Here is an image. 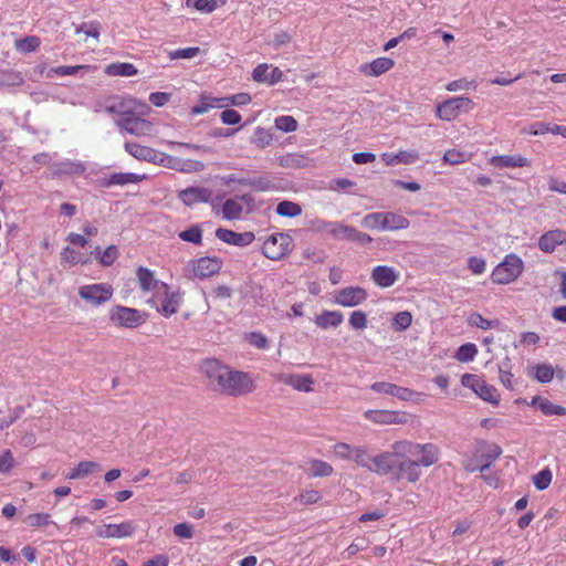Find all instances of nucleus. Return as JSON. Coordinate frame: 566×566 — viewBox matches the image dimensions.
Wrapping results in <instances>:
<instances>
[{
	"instance_id": "obj_20",
	"label": "nucleus",
	"mask_w": 566,
	"mask_h": 566,
	"mask_svg": "<svg viewBox=\"0 0 566 566\" xmlns=\"http://www.w3.org/2000/svg\"><path fill=\"white\" fill-rule=\"evenodd\" d=\"M211 196V190L205 187H189L179 192L180 200L187 206L208 202Z\"/></svg>"
},
{
	"instance_id": "obj_47",
	"label": "nucleus",
	"mask_w": 566,
	"mask_h": 566,
	"mask_svg": "<svg viewBox=\"0 0 566 566\" xmlns=\"http://www.w3.org/2000/svg\"><path fill=\"white\" fill-rule=\"evenodd\" d=\"M24 523L30 527H45L51 524V515L48 513L29 514L24 518Z\"/></svg>"
},
{
	"instance_id": "obj_2",
	"label": "nucleus",
	"mask_w": 566,
	"mask_h": 566,
	"mask_svg": "<svg viewBox=\"0 0 566 566\" xmlns=\"http://www.w3.org/2000/svg\"><path fill=\"white\" fill-rule=\"evenodd\" d=\"M391 453L401 460L419 458L422 467H431L439 460V448L433 443H415L408 440L396 441L391 446Z\"/></svg>"
},
{
	"instance_id": "obj_55",
	"label": "nucleus",
	"mask_w": 566,
	"mask_h": 566,
	"mask_svg": "<svg viewBox=\"0 0 566 566\" xmlns=\"http://www.w3.org/2000/svg\"><path fill=\"white\" fill-rule=\"evenodd\" d=\"M85 33L86 36H92L96 40H98L101 34V24L98 22H90V23H82L81 25L76 27L75 33Z\"/></svg>"
},
{
	"instance_id": "obj_39",
	"label": "nucleus",
	"mask_w": 566,
	"mask_h": 566,
	"mask_svg": "<svg viewBox=\"0 0 566 566\" xmlns=\"http://www.w3.org/2000/svg\"><path fill=\"white\" fill-rule=\"evenodd\" d=\"M178 237L185 242L200 245L202 242V229L200 226L196 224L179 232Z\"/></svg>"
},
{
	"instance_id": "obj_29",
	"label": "nucleus",
	"mask_w": 566,
	"mask_h": 566,
	"mask_svg": "<svg viewBox=\"0 0 566 566\" xmlns=\"http://www.w3.org/2000/svg\"><path fill=\"white\" fill-rule=\"evenodd\" d=\"M243 212V206L239 198L227 199L222 206L221 213L226 220H238Z\"/></svg>"
},
{
	"instance_id": "obj_58",
	"label": "nucleus",
	"mask_w": 566,
	"mask_h": 566,
	"mask_svg": "<svg viewBox=\"0 0 566 566\" xmlns=\"http://www.w3.org/2000/svg\"><path fill=\"white\" fill-rule=\"evenodd\" d=\"M533 482L537 490L542 491L547 489L552 482V472L548 469L539 471L534 475Z\"/></svg>"
},
{
	"instance_id": "obj_41",
	"label": "nucleus",
	"mask_w": 566,
	"mask_h": 566,
	"mask_svg": "<svg viewBox=\"0 0 566 566\" xmlns=\"http://www.w3.org/2000/svg\"><path fill=\"white\" fill-rule=\"evenodd\" d=\"M476 354L478 347L473 343H465L458 348L454 357L459 361L468 363L472 361Z\"/></svg>"
},
{
	"instance_id": "obj_61",
	"label": "nucleus",
	"mask_w": 566,
	"mask_h": 566,
	"mask_svg": "<svg viewBox=\"0 0 566 566\" xmlns=\"http://www.w3.org/2000/svg\"><path fill=\"white\" fill-rule=\"evenodd\" d=\"M322 499V495L316 490H306L303 491L298 496L294 499V501L300 502L301 504L310 505L315 504Z\"/></svg>"
},
{
	"instance_id": "obj_32",
	"label": "nucleus",
	"mask_w": 566,
	"mask_h": 566,
	"mask_svg": "<svg viewBox=\"0 0 566 566\" xmlns=\"http://www.w3.org/2000/svg\"><path fill=\"white\" fill-rule=\"evenodd\" d=\"M95 470H99V464L97 462L82 461L67 474V479H82L90 475Z\"/></svg>"
},
{
	"instance_id": "obj_5",
	"label": "nucleus",
	"mask_w": 566,
	"mask_h": 566,
	"mask_svg": "<svg viewBox=\"0 0 566 566\" xmlns=\"http://www.w3.org/2000/svg\"><path fill=\"white\" fill-rule=\"evenodd\" d=\"M109 321L116 327L136 328L146 321V315L133 307L114 305L109 310Z\"/></svg>"
},
{
	"instance_id": "obj_46",
	"label": "nucleus",
	"mask_w": 566,
	"mask_h": 566,
	"mask_svg": "<svg viewBox=\"0 0 566 566\" xmlns=\"http://www.w3.org/2000/svg\"><path fill=\"white\" fill-rule=\"evenodd\" d=\"M275 128L283 133H292L297 129V120L293 116L283 115L274 120Z\"/></svg>"
},
{
	"instance_id": "obj_36",
	"label": "nucleus",
	"mask_w": 566,
	"mask_h": 566,
	"mask_svg": "<svg viewBox=\"0 0 566 566\" xmlns=\"http://www.w3.org/2000/svg\"><path fill=\"white\" fill-rule=\"evenodd\" d=\"M272 140V134L263 127H256L253 135L250 138V143L260 149H264L265 147L271 145Z\"/></svg>"
},
{
	"instance_id": "obj_3",
	"label": "nucleus",
	"mask_w": 566,
	"mask_h": 566,
	"mask_svg": "<svg viewBox=\"0 0 566 566\" xmlns=\"http://www.w3.org/2000/svg\"><path fill=\"white\" fill-rule=\"evenodd\" d=\"M524 263L516 254H509L493 270L491 279L496 284H509L515 281L523 272Z\"/></svg>"
},
{
	"instance_id": "obj_24",
	"label": "nucleus",
	"mask_w": 566,
	"mask_h": 566,
	"mask_svg": "<svg viewBox=\"0 0 566 566\" xmlns=\"http://www.w3.org/2000/svg\"><path fill=\"white\" fill-rule=\"evenodd\" d=\"M394 65V60L389 57H378L368 64H363L360 72L369 76H379L389 71Z\"/></svg>"
},
{
	"instance_id": "obj_15",
	"label": "nucleus",
	"mask_w": 566,
	"mask_h": 566,
	"mask_svg": "<svg viewBox=\"0 0 566 566\" xmlns=\"http://www.w3.org/2000/svg\"><path fill=\"white\" fill-rule=\"evenodd\" d=\"M104 109L108 114L133 115L136 109V101L130 97L113 96L106 99Z\"/></svg>"
},
{
	"instance_id": "obj_49",
	"label": "nucleus",
	"mask_w": 566,
	"mask_h": 566,
	"mask_svg": "<svg viewBox=\"0 0 566 566\" xmlns=\"http://www.w3.org/2000/svg\"><path fill=\"white\" fill-rule=\"evenodd\" d=\"M219 0H187V7H192L198 11L211 13L218 8Z\"/></svg>"
},
{
	"instance_id": "obj_35",
	"label": "nucleus",
	"mask_w": 566,
	"mask_h": 566,
	"mask_svg": "<svg viewBox=\"0 0 566 566\" xmlns=\"http://www.w3.org/2000/svg\"><path fill=\"white\" fill-rule=\"evenodd\" d=\"M533 369L534 373H531L530 375L542 384H547L554 378V368L549 364H537L533 367Z\"/></svg>"
},
{
	"instance_id": "obj_27",
	"label": "nucleus",
	"mask_w": 566,
	"mask_h": 566,
	"mask_svg": "<svg viewBox=\"0 0 566 566\" xmlns=\"http://www.w3.org/2000/svg\"><path fill=\"white\" fill-rule=\"evenodd\" d=\"M384 227L382 231H395L407 229L410 224L409 220L401 214L392 212H382Z\"/></svg>"
},
{
	"instance_id": "obj_1",
	"label": "nucleus",
	"mask_w": 566,
	"mask_h": 566,
	"mask_svg": "<svg viewBox=\"0 0 566 566\" xmlns=\"http://www.w3.org/2000/svg\"><path fill=\"white\" fill-rule=\"evenodd\" d=\"M200 368L212 389L221 394L239 397L255 389L248 373L233 370L216 358L205 359Z\"/></svg>"
},
{
	"instance_id": "obj_37",
	"label": "nucleus",
	"mask_w": 566,
	"mask_h": 566,
	"mask_svg": "<svg viewBox=\"0 0 566 566\" xmlns=\"http://www.w3.org/2000/svg\"><path fill=\"white\" fill-rule=\"evenodd\" d=\"M112 538L129 537L134 534L136 526L133 522L126 521L120 524H109Z\"/></svg>"
},
{
	"instance_id": "obj_23",
	"label": "nucleus",
	"mask_w": 566,
	"mask_h": 566,
	"mask_svg": "<svg viewBox=\"0 0 566 566\" xmlns=\"http://www.w3.org/2000/svg\"><path fill=\"white\" fill-rule=\"evenodd\" d=\"M490 164L499 168H516L528 166V159L522 155H497L490 158Z\"/></svg>"
},
{
	"instance_id": "obj_64",
	"label": "nucleus",
	"mask_w": 566,
	"mask_h": 566,
	"mask_svg": "<svg viewBox=\"0 0 566 566\" xmlns=\"http://www.w3.org/2000/svg\"><path fill=\"white\" fill-rule=\"evenodd\" d=\"M118 256V250L115 245L107 247L99 256V262L104 266L112 265Z\"/></svg>"
},
{
	"instance_id": "obj_28",
	"label": "nucleus",
	"mask_w": 566,
	"mask_h": 566,
	"mask_svg": "<svg viewBox=\"0 0 566 566\" xmlns=\"http://www.w3.org/2000/svg\"><path fill=\"white\" fill-rule=\"evenodd\" d=\"M343 314L337 311H324L322 314L315 317V324L326 329L327 327H337L343 322Z\"/></svg>"
},
{
	"instance_id": "obj_63",
	"label": "nucleus",
	"mask_w": 566,
	"mask_h": 566,
	"mask_svg": "<svg viewBox=\"0 0 566 566\" xmlns=\"http://www.w3.org/2000/svg\"><path fill=\"white\" fill-rule=\"evenodd\" d=\"M367 322V315L363 311H355L350 314L349 325L355 329L366 328Z\"/></svg>"
},
{
	"instance_id": "obj_57",
	"label": "nucleus",
	"mask_w": 566,
	"mask_h": 566,
	"mask_svg": "<svg viewBox=\"0 0 566 566\" xmlns=\"http://www.w3.org/2000/svg\"><path fill=\"white\" fill-rule=\"evenodd\" d=\"M15 465V460L11 450L7 449L0 454V473H9Z\"/></svg>"
},
{
	"instance_id": "obj_26",
	"label": "nucleus",
	"mask_w": 566,
	"mask_h": 566,
	"mask_svg": "<svg viewBox=\"0 0 566 566\" xmlns=\"http://www.w3.org/2000/svg\"><path fill=\"white\" fill-rule=\"evenodd\" d=\"M52 168L53 175H82L86 170L84 164L73 160L55 163Z\"/></svg>"
},
{
	"instance_id": "obj_54",
	"label": "nucleus",
	"mask_w": 566,
	"mask_h": 566,
	"mask_svg": "<svg viewBox=\"0 0 566 566\" xmlns=\"http://www.w3.org/2000/svg\"><path fill=\"white\" fill-rule=\"evenodd\" d=\"M178 295L175 293L167 294L161 305V313L165 316H170L177 312L178 308Z\"/></svg>"
},
{
	"instance_id": "obj_10",
	"label": "nucleus",
	"mask_w": 566,
	"mask_h": 566,
	"mask_svg": "<svg viewBox=\"0 0 566 566\" xmlns=\"http://www.w3.org/2000/svg\"><path fill=\"white\" fill-rule=\"evenodd\" d=\"M125 150L138 160H144L153 164H164L168 157L160 151L155 150L151 147L139 145L137 143L127 142L125 143Z\"/></svg>"
},
{
	"instance_id": "obj_13",
	"label": "nucleus",
	"mask_w": 566,
	"mask_h": 566,
	"mask_svg": "<svg viewBox=\"0 0 566 566\" xmlns=\"http://www.w3.org/2000/svg\"><path fill=\"white\" fill-rule=\"evenodd\" d=\"M222 268V260L218 256H203L190 263V271L195 277L205 279L218 273Z\"/></svg>"
},
{
	"instance_id": "obj_6",
	"label": "nucleus",
	"mask_w": 566,
	"mask_h": 566,
	"mask_svg": "<svg viewBox=\"0 0 566 566\" xmlns=\"http://www.w3.org/2000/svg\"><path fill=\"white\" fill-rule=\"evenodd\" d=\"M293 239L286 233L270 235L263 243V254L270 260H281L291 250Z\"/></svg>"
},
{
	"instance_id": "obj_59",
	"label": "nucleus",
	"mask_w": 566,
	"mask_h": 566,
	"mask_svg": "<svg viewBox=\"0 0 566 566\" xmlns=\"http://www.w3.org/2000/svg\"><path fill=\"white\" fill-rule=\"evenodd\" d=\"M539 409L546 416H553V415L564 416V415H566V409L564 407L555 405L546 398L539 405Z\"/></svg>"
},
{
	"instance_id": "obj_50",
	"label": "nucleus",
	"mask_w": 566,
	"mask_h": 566,
	"mask_svg": "<svg viewBox=\"0 0 566 566\" xmlns=\"http://www.w3.org/2000/svg\"><path fill=\"white\" fill-rule=\"evenodd\" d=\"M470 159V155L464 151H460L458 149H449L443 155V161L450 165H459L468 161Z\"/></svg>"
},
{
	"instance_id": "obj_18",
	"label": "nucleus",
	"mask_w": 566,
	"mask_h": 566,
	"mask_svg": "<svg viewBox=\"0 0 566 566\" xmlns=\"http://www.w3.org/2000/svg\"><path fill=\"white\" fill-rule=\"evenodd\" d=\"M285 385L291 386L293 389L302 392H311L314 390V379L312 375H298V374H283L279 378Z\"/></svg>"
},
{
	"instance_id": "obj_38",
	"label": "nucleus",
	"mask_w": 566,
	"mask_h": 566,
	"mask_svg": "<svg viewBox=\"0 0 566 566\" xmlns=\"http://www.w3.org/2000/svg\"><path fill=\"white\" fill-rule=\"evenodd\" d=\"M276 213L281 217L294 218L302 213V208L296 202L284 200L276 206Z\"/></svg>"
},
{
	"instance_id": "obj_4",
	"label": "nucleus",
	"mask_w": 566,
	"mask_h": 566,
	"mask_svg": "<svg viewBox=\"0 0 566 566\" xmlns=\"http://www.w3.org/2000/svg\"><path fill=\"white\" fill-rule=\"evenodd\" d=\"M475 107V103L467 96L450 97L439 104L436 115L442 120H453L460 113H469Z\"/></svg>"
},
{
	"instance_id": "obj_48",
	"label": "nucleus",
	"mask_w": 566,
	"mask_h": 566,
	"mask_svg": "<svg viewBox=\"0 0 566 566\" xmlns=\"http://www.w3.org/2000/svg\"><path fill=\"white\" fill-rule=\"evenodd\" d=\"M361 226L370 230L382 231V212H373L366 214L361 220Z\"/></svg>"
},
{
	"instance_id": "obj_62",
	"label": "nucleus",
	"mask_w": 566,
	"mask_h": 566,
	"mask_svg": "<svg viewBox=\"0 0 566 566\" xmlns=\"http://www.w3.org/2000/svg\"><path fill=\"white\" fill-rule=\"evenodd\" d=\"M200 52V49L197 46L178 49L169 52L170 60H179V59H192Z\"/></svg>"
},
{
	"instance_id": "obj_17",
	"label": "nucleus",
	"mask_w": 566,
	"mask_h": 566,
	"mask_svg": "<svg viewBox=\"0 0 566 566\" xmlns=\"http://www.w3.org/2000/svg\"><path fill=\"white\" fill-rule=\"evenodd\" d=\"M398 279L399 273L394 268L387 265L375 266L371 271L373 282L381 289L392 286Z\"/></svg>"
},
{
	"instance_id": "obj_11",
	"label": "nucleus",
	"mask_w": 566,
	"mask_h": 566,
	"mask_svg": "<svg viewBox=\"0 0 566 566\" xmlns=\"http://www.w3.org/2000/svg\"><path fill=\"white\" fill-rule=\"evenodd\" d=\"M364 417L378 424H406L409 421V415L403 411L367 410Z\"/></svg>"
},
{
	"instance_id": "obj_33",
	"label": "nucleus",
	"mask_w": 566,
	"mask_h": 566,
	"mask_svg": "<svg viewBox=\"0 0 566 566\" xmlns=\"http://www.w3.org/2000/svg\"><path fill=\"white\" fill-rule=\"evenodd\" d=\"M373 455L369 452V448L367 446H356L353 460L357 467L367 469L369 471Z\"/></svg>"
},
{
	"instance_id": "obj_56",
	"label": "nucleus",
	"mask_w": 566,
	"mask_h": 566,
	"mask_svg": "<svg viewBox=\"0 0 566 566\" xmlns=\"http://www.w3.org/2000/svg\"><path fill=\"white\" fill-rule=\"evenodd\" d=\"M502 453V449L496 446V444H492L489 447L488 449V452L485 454H483V458L485 459V463L482 464L479 470L481 472H485L490 467L491 464L501 455Z\"/></svg>"
},
{
	"instance_id": "obj_9",
	"label": "nucleus",
	"mask_w": 566,
	"mask_h": 566,
	"mask_svg": "<svg viewBox=\"0 0 566 566\" xmlns=\"http://www.w3.org/2000/svg\"><path fill=\"white\" fill-rule=\"evenodd\" d=\"M367 292L360 286H347L338 290L334 295V303L344 307H353L367 300Z\"/></svg>"
},
{
	"instance_id": "obj_51",
	"label": "nucleus",
	"mask_w": 566,
	"mask_h": 566,
	"mask_svg": "<svg viewBox=\"0 0 566 566\" xmlns=\"http://www.w3.org/2000/svg\"><path fill=\"white\" fill-rule=\"evenodd\" d=\"M82 70L92 71V70H95V66H91V65L57 66V67L51 69L50 74L66 76V75H74Z\"/></svg>"
},
{
	"instance_id": "obj_31",
	"label": "nucleus",
	"mask_w": 566,
	"mask_h": 566,
	"mask_svg": "<svg viewBox=\"0 0 566 566\" xmlns=\"http://www.w3.org/2000/svg\"><path fill=\"white\" fill-rule=\"evenodd\" d=\"M104 72L108 76H133L138 71L132 63H112L105 67Z\"/></svg>"
},
{
	"instance_id": "obj_45",
	"label": "nucleus",
	"mask_w": 566,
	"mask_h": 566,
	"mask_svg": "<svg viewBox=\"0 0 566 566\" xmlns=\"http://www.w3.org/2000/svg\"><path fill=\"white\" fill-rule=\"evenodd\" d=\"M356 446L337 442L333 446V453L339 460L352 461Z\"/></svg>"
},
{
	"instance_id": "obj_14",
	"label": "nucleus",
	"mask_w": 566,
	"mask_h": 566,
	"mask_svg": "<svg viewBox=\"0 0 566 566\" xmlns=\"http://www.w3.org/2000/svg\"><path fill=\"white\" fill-rule=\"evenodd\" d=\"M421 465L420 457L400 460L397 464L396 479H406L410 483H416L421 476Z\"/></svg>"
},
{
	"instance_id": "obj_53",
	"label": "nucleus",
	"mask_w": 566,
	"mask_h": 566,
	"mask_svg": "<svg viewBox=\"0 0 566 566\" xmlns=\"http://www.w3.org/2000/svg\"><path fill=\"white\" fill-rule=\"evenodd\" d=\"M468 323L484 331L493 328L497 325V322L489 321L479 313H472L468 318Z\"/></svg>"
},
{
	"instance_id": "obj_40",
	"label": "nucleus",
	"mask_w": 566,
	"mask_h": 566,
	"mask_svg": "<svg viewBox=\"0 0 566 566\" xmlns=\"http://www.w3.org/2000/svg\"><path fill=\"white\" fill-rule=\"evenodd\" d=\"M137 277L139 285L143 291H150L157 285V280L154 277V273L146 269V268H139L137 271Z\"/></svg>"
},
{
	"instance_id": "obj_12",
	"label": "nucleus",
	"mask_w": 566,
	"mask_h": 566,
	"mask_svg": "<svg viewBox=\"0 0 566 566\" xmlns=\"http://www.w3.org/2000/svg\"><path fill=\"white\" fill-rule=\"evenodd\" d=\"M116 125L120 129L136 137L150 135L154 129L151 122L135 116H126L122 119H118L116 120Z\"/></svg>"
},
{
	"instance_id": "obj_44",
	"label": "nucleus",
	"mask_w": 566,
	"mask_h": 566,
	"mask_svg": "<svg viewBox=\"0 0 566 566\" xmlns=\"http://www.w3.org/2000/svg\"><path fill=\"white\" fill-rule=\"evenodd\" d=\"M355 230L356 229L353 227L345 226V224H342L338 222H334L331 224V233L335 238L340 239V240L352 241Z\"/></svg>"
},
{
	"instance_id": "obj_42",
	"label": "nucleus",
	"mask_w": 566,
	"mask_h": 566,
	"mask_svg": "<svg viewBox=\"0 0 566 566\" xmlns=\"http://www.w3.org/2000/svg\"><path fill=\"white\" fill-rule=\"evenodd\" d=\"M500 380L507 389H514L513 374L511 373V364L509 357L499 366Z\"/></svg>"
},
{
	"instance_id": "obj_30",
	"label": "nucleus",
	"mask_w": 566,
	"mask_h": 566,
	"mask_svg": "<svg viewBox=\"0 0 566 566\" xmlns=\"http://www.w3.org/2000/svg\"><path fill=\"white\" fill-rule=\"evenodd\" d=\"M227 98H216L209 96H201L199 104L191 108L192 115H200L207 113L213 107H224V101Z\"/></svg>"
},
{
	"instance_id": "obj_60",
	"label": "nucleus",
	"mask_w": 566,
	"mask_h": 566,
	"mask_svg": "<svg viewBox=\"0 0 566 566\" xmlns=\"http://www.w3.org/2000/svg\"><path fill=\"white\" fill-rule=\"evenodd\" d=\"M411 322L412 315L409 312H399L395 315L394 327L396 331H405L411 325Z\"/></svg>"
},
{
	"instance_id": "obj_52",
	"label": "nucleus",
	"mask_w": 566,
	"mask_h": 566,
	"mask_svg": "<svg viewBox=\"0 0 566 566\" xmlns=\"http://www.w3.org/2000/svg\"><path fill=\"white\" fill-rule=\"evenodd\" d=\"M306 158L302 155L297 154H287L283 156L280 160V165L286 168H300L305 166Z\"/></svg>"
},
{
	"instance_id": "obj_8",
	"label": "nucleus",
	"mask_w": 566,
	"mask_h": 566,
	"mask_svg": "<svg viewBox=\"0 0 566 566\" xmlns=\"http://www.w3.org/2000/svg\"><path fill=\"white\" fill-rule=\"evenodd\" d=\"M78 295L87 303L98 306L112 298L113 287L106 283L83 285L78 289Z\"/></svg>"
},
{
	"instance_id": "obj_19",
	"label": "nucleus",
	"mask_w": 566,
	"mask_h": 566,
	"mask_svg": "<svg viewBox=\"0 0 566 566\" xmlns=\"http://www.w3.org/2000/svg\"><path fill=\"white\" fill-rule=\"evenodd\" d=\"M562 244H566V231L560 229L547 231L538 240V248L546 253L554 252Z\"/></svg>"
},
{
	"instance_id": "obj_21",
	"label": "nucleus",
	"mask_w": 566,
	"mask_h": 566,
	"mask_svg": "<svg viewBox=\"0 0 566 566\" xmlns=\"http://www.w3.org/2000/svg\"><path fill=\"white\" fill-rule=\"evenodd\" d=\"M370 389L379 394L396 397L400 400H410L411 397L413 396L412 390L386 381L374 382L370 386Z\"/></svg>"
},
{
	"instance_id": "obj_22",
	"label": "nucleus",
	"mask_w": 566,
	"mask_h": 566,
	"mask_svg": "<svg viewBox=\"0 0 566 566\" xmlns=\"http://www.w3.org/2000/svg\"><path fill=\"white\" fill-rule=\"evenodd\" d=\"M394 467V453L384 451L373 455L369 471L379 475H386Z\"/></svg>"
},
{
	"instance_id": "obj_16",
	"label": "nucleus",
	"mask_w": 566,
	"mask_h": 566,
	"mask_svg": "<svg viewBox=\"0 0 566 566\" xmlns=\"http://www.w3.org/2000/svg\"><path fill=\"white\" fill-rule=\"evenodd\" d=\"M216 237L224 243L237 247H247L255 239L254 233L251 231L238 233L224 228H218L216 230Z\"/></svg>"
},
{
	"instance_id": "obj_7",
	"label": "nucleus",
	"mask_w": 566,
	"mask_h": 566,
	"mask_svg": "<svg viewBox=\"0 0 566 566\" xmlns=\"http://www.w3.org/2000/svg\"><path fill=\"white\" fill-rule=\"evenodd\" d=\"M464 387L472 389L481 399L492 405H497L500 395L492 385L486 384L481 377L472 374H464L461 378Z\"/></svg>"
},
{
	"instance_id": "obj_25",
	"label": "nucleus",
	"mask_w": 566,
	"mask_h": 566,
	"mask_svg": "<svg viewBox=\"0 0 566 566\" xmlns=\"http://www.w3.org/2000/svg\"><path fill=\"white\" fill-rule=\"evenodd\" d=\"M305 472L310 478H326L334 473V468L326 461L311 459L305 464Z\"/></svg>"
},
{
	"instance_id": "obj_43",
	"label": "nucleus",
	"mask_w": 566,
	"mask_h": 566,
	"mask_svg": "<svg viewBox=\"0 0 566 566\" xmlns=\"http://www.w3.org/2000/svg\"><path fill=\"white\" fill-rule=\"evenodd\" d=\"M41 44V41L35 35H29L21 40L15 41V49L22 53H29L35 51Z\"/></svg>"
},
{
	"instance_id": "obj_34",
	"label": "nucleus",
	"mask_w": 566,
	"mask_h": 566,
	"mask_svg": "<svg viewBox=\"0 0 566 566\" xmlns=\"http://www.w3.org/2000/svg\"><path fill=\"white\" fill-rule=\"evenodd\" d=\"M145 176L132 174V172H116L111 175L107 185H118L124 186L127 184H137L142 181Z\"/></svg>"
}]
</instances>
